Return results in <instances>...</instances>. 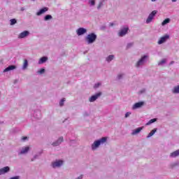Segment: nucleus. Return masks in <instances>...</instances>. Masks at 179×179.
Here are the masks:
<instances>
[{
	"mask_svg": "<svg viewBox=\"0 0 179 179\" xmlns=\"http://www.w3.org/2000/svg\"><path fill=\"white\" fill-rule=\"evenodd\" d=\"M106 141H107V137H103L100 140L94 141L92 145V150H96V149H97V148H99V146L101 145V143H104Z\"/></svg>",
	"mask_w": 179,
	"mask_h": 179,
	"instance_id": "f257e3e1",
	"label": "nucleus"
},
{
	"mask_svg": "<svg viewBox=\"0 0 179 179\" xmlns=\"http://www.w3.org/2000/svg\"><path fill=\"white\" fill-rule=\"evenodd\" d=\"M96 36L94 34H89L87 36V41L88 44H92V43H94L96 41Z\"/></svg>",
	"mask_w": 179,
	"mask_h": 179,
	"instance_id": "f03ea898",
	"label": "nucleus"
},
{
	"mask_svg": "<svg viewBox=\"0 0 179 179\" xmlns=\"http://www.w3.org/2000/svg\"><path fill=\"white\" fill-rule=\"evenodd\" d=\"M157 13V10H153L148 16L147 20H146V23H150V22H152V20H153V18L155 17V16H156V14Z\"/></svg>",
	"mask_w": 179,
	"mask_h": 179,
	"instance_id": "7ed1b4c3",
	"label": "nucleus"
},
{
	"mask_svg": "<svg viewBox=\"0 0 179 179\" xmlns=\"http://www.w3.org/2000/svg\"><path fill=\"white\" fill-rule=\"evenodd\" d=\"M64 162L62 160H58L55 162H52V166L53 169H57V167H61L62 166Z\"/></svg>",
	"mask_w": 179,
	"mask_h": 179,
	"instance_id": "20e7f679",
	"label": "nucleus"
},
{
	"mask_svg": "<svg viewBox=\"0 0 179 179\" xmlns=\"http://www.w3.org/2000/svg\"><path fill=\"white\" fill-rule=\"evenodd\" d=\"M146 59H148V56L143 57L136 64V66H141V65H143L145 62H146Z\"/></svg>",
	"mask_w": 179,
	"mask_h": 179,
	"instance_id": "39448f33",
	"label": "nucleus"
},
{
	"mask_svg": "<svg viewBox=\"0 0 179 179\" xmlns=\"http://www.w3.org/2000/svg\"><path fill=\"white\" fill-rule=\"evenodd\" d=\"M169 38L170 36L165 35L160 38V40L158 41V44H163V43H166V41H167V40H169Z\"/></svg>",
	"mask_w": 179,
	"mask_h": 179,
	"instance_id": "423d86ee",
	"label": "nucleus"
},
{
	"mask_svg": "<svg viewBox=\"0 0 179 179\" xmlns=\"http://www.w3.org/2000/svg\"><path fill=\"white\" fill-rule=\"evenodd\" d=\"M101 96V92H99V93L91 96L90 98V101L91 103H93V101H96V100H97V99H99V97H100Z\"/></svg>",
	"mask_w": 179,
	"mask_h": 179,
	"instance_id": "0eeeda50",
	"label": "nucleus"
},
{
	"mask_svg": "<svg viewBox=\"0 0 179 179\" xmlns=\"http://www.w3.org/2000/svg\"><path fill=\"white\" fill-rule=\"evenodd\" d=\"M143 104H145V102L143 101H141L138 103H136L134 106H133V110H136V108H141V107H142L143 106Z\"/></svg>",
	"mask_w": 179,
	"mask_h": 179,
	"instance_id": "6e6552de",
	"label": "nucleus"
},
{
	"mask_svg": "<svg viewBox=\"0 0 179 179\" xmlns=\"http://www.w3.org/2000/svg\"><path fill=\"white\" fill-rule=\"evenodd\" d=\"M87 30L85 28H79L77 30V34L78 36H82V34H85V33H86Z\"/></svg>",
	"mask_w": 179,
	"mask_h": 179,
	"instance_id": "1a4fd4ad",
	"label": "nucleus"
},
{
	"mask_svg": "<svg viewBox=\"0 0 179 179\" xmlns=\"http://www.w3.org/2000/svg\"><path fill=\"white\" fill-rule=\"evenodd\" d=\"M127 33H128V28H124L119 32V36L120 37H122V36H125L127 34Z\"/></svg>",
	"mask_w": 179,
	"mask_h": 179,
	"instance_id": "9d476101",
	"label": "nucleus"
},
{
	"mask_svg": "<svg viewBox=\"0 0 179 179\" xmlns=\"http://www.w3.org/2000/svg\"><path fill=\"white\" fill-rule=\"evenodd\" d=\"M29 34V31H24L20 34L19 38H24V37H27V36Z\"/></svg>",
	"mask_w": 179,
	"mask_h": 179,
	"instance_id": "9b49d317",
	"label": "nucleus"
},
{
	"mask_svg": "<svg viewBox=\"0 0 179 179\" xmlns=\"http://www.w3.org/2000/svg\"><path fill=\"white\" fill-rule=\"evenodd\" d=\"M9 170H10L9 166H6L0 169V176H2V174H5L6 173H8Z\"/></svg>",
	"mask_w": 179,
	"mask_h": 179,
	"instance_id": "f8f14e48",
	"label": "nucleus"
},
{
	"mask_svg": "<svg viewBox=\"0 0 179 179\" xmlns=\"http://www.w3.org/2000/svg\"><path fill=\"white\" fill-rule=\"evenodd\" d=\"M47 10H48V8L45 7V8L41 9V10L36 13V15H37L38 16H40V15H43V13H45V12H47Z\"/></svg>",
	"mask_w": 179,
	"mask_h": 179,
	"instance_id": "ddd939ff",
	"label": "nucleus"
},
{
	"mask_svg": "<svg viewBox=\"0 0 179 179\" xmlns=\"http://www.w3.org/2000/svg\"><path fill=\"white\" fill-rule=\"evenodd\" d=\"M13 69H16V66L11 65V66H9L8 67H7L6 69H5L3 70V72H9V71H13Z\"/></svg>",
	"mask_w": 179,
	"mask_h": 179,
	"instance_id": "4468645a",
	"label": "nucleus"
},
{
	"mask_svg": "<svg viewBox=\"0 0 179 179\" xmlns=\"http://www.w3.org/2000/svg\"><path fill=\"white\" fill-rule=\"evenodd\" d=\"M142 129H143V127H138V128L133 130L131 135H136L137 134H139V132H141V131H142Z\"/></svg>",
	"mask_w": 179,
	"mask_h": 179,
	"instance_id": "2eb2a0df",
	"label": "nucleus"
},
{
	"mask_svg": "<svg viewBox=\"0 0 179 179\" xmlns=\"http://www.w3.org/2000/svg\"><path fill=\"white\" fill-rule=\"evenodd\" d=\"M29 150H30V148L29 147H24L21 150L20 154L21 155H24V154L27 153V152H29Z\"/></svg>",
	"mask_w": 179,
	"mask_h": 179,
	"instance_id": "dca6fc26",
	"label": "nucleus"
},
{
	"mask_svg": "<svg viewBox=\"0 0 179 179\" xmlns=\"http://www.w3.org/2000/svg\"><path fill=\"white\" fill-rule=\"evenodd\" d=\"M177 156H179V150L171 153L170 155L171 157H177Z\"/></svg>",
	"mask_w": 179,
	"mask_h": 179,
	"instance_id": "f3484780",
	"label": "nucleus"
},
{
	"mask_svg": "<svg viewBox=\"0 0 179 179\" xmlns=\"http://www.w3.org/2000/svg\"><path fill=\"white\" fill-rule=\"evenodd\" d=\"M157 131V129H152L150 133L148 134V136H147V138H150V136H153V135H155V134H156V131Z\"/></svg>",
	"mask_w": 179,
	"mask_h": 179,
	"instance_id": "a211bd4d",
	"label": "nucleus"
},
{
	"mask_svg": "<svg viewBox=\"0 0 179 179\" xmlns=\"http://www.w3.org/2000/svg\"><path fill=\"white\" fill-rule=\"evenodd\" d=\"M28 66H29V62H27V59H24V64L22 66V69H27Z\"/></svg>",
	"mask_w": 179,
	"mask_h": 179,
	"instance_id": "6ab92c4d",
	"label": "nucleus"
},
{
	"mask_svg": "<svg viewBox=\"0 0 179 179\" xmlns=\"http://www.w3.org/2000/svg\"><path fill=\"white\" fill-rule=\"evenodd\" d=\"M168 23H170V18H166L165 19L162 23V26H166V24H167Z\"/></svg>",
	"mask_w": 179,
	"mask_h": 179,
	"instance_id": "aec40b11",
	"label": "nucleus"
},
{
	"mask_svg": "<svg viewBox=\"0 0 179 179\" xmlns=\"http://www.w3.org/2000/svg\"><path fill=\"white\" fill-rule=\"evenodd\" d=\"M47 59H48V57H43L42 58L40 59L39 60V64H44V62H45V61H47Z\"/></svg>",
	"mask_w": 179,
	"mask_h": 179,
	"instance_id": "412c9836",
	"label": "nucleus"
},
{
	"mask_svg": "<svg viewBox=\"0 0 179 179\" xmlns=\"http://www.w3.org/2000/svg\"><path fill=\"white\" fill-rule=\"evenodd\" d=\"M113 59H114V55H110L106 58V61H108V62H110V61H113Z\"/></svg>",
	"mask_w": 179,
	"mask_h": 179,
	"instance_id": "4be33fe9",
	"label": "nucleus"
},
{
	"mask_svg": "<svg viewBox=\"0 0 179 179\" xmlns=\"http://www.w3.org/2000/svg\"><path fill=\"white\" fill-rule=\"evenodd\" d=\"M156 118L152 119L146 124V125H150V124H153V122H156Z\"/></svg>",
	"mask_w": 179,
	"mask_h": 179,
	"instance_id": "5701e85b",
	"label": "nucleus"
},
{
	"mask_svg": "<svg viewBox=\"0 0 179 179\" xmlns=\"http://www.w3.org/2000/svg\"><path fill=\"white\" fill-rule=\"evenodd\" d=\"M89 3L91 6H94V5L96 4V1L94 0H90L89 1Z\"/></svg>",
	"mask_w": 179,
	"mask_h": 179,
	"instance_id": "b1692460",
	"label": "nucleus"
},
{
	"mask_svg": "<svg viewBox=\"0 0 179 179\" xmlns=\"http://www.w3.org/2000/svg\"><path fill=\"white\" fill-rule=\"evenodd\" d=\"M50 19H52V16H51V15H45V20H50Z\"/></svg>",
	"mask_w": 179,
	"mask_h": 179,
	"instance_id": "393cba45",
	"label": "nucleus"
},
{
	"mask_svg": "<svg viewBox=\"0 0 179 179\" xmlns=\"http://www.w3.org/2000/svg\"><path fill=\"white\" fill-rule=\"evenodd\" d=\"M173 92V93H179V85L178 87H176Z\"/></svg>",
	"mask_w": 179,
	"mask_h": 179,
	"instance_id": "a878e982",
	"label": "nucleus"
},
{
	"mask_svg": "<svg viewBox=\"0 0 179 179\" xmlns=\"http://www.w3.org/2000/svg\"><path fill=\"white\" fill-rule=\"evenodd\" d=\"M58 142H62V138H60L59 140H58ZM53 143V146H58V145H59V143Z\"/></svg>",
	"mask_w": 179,
	"mask_h": 179,
	"instance_id": "bb28decb",
	"label": "nucleus"
},
{
	"mask_svg": "<svg viewBox=\"0 0 179 179\" xmlns=\"http://www.w3.org/2000/svg\"><path fill=\"white\" fill-rule=\"evenodd\" d=\"M15 23H16V20L15 19L10 20L11 26H13V24H15Z\"/></svg>",
	"mask_w": 179,
	"mask_h": 179,
	"instance_id": "cd10ccee",
	"label": "nucleus"
},
{
	"mask_svg": "<svg viewBox=\"0 0 179 179\" xmlns=\"http://www.w3.org/2000/svg\"><path fill=\"white\" fill-rule=\"evenodd\" d=\"M163 64H166V59H164L161 62H159V65H163Z\"/></svg>",
	"mask_w": 179,
	"mask_h": 179,
	"instance_id": "c85d7f7f",
	"label": "nucleus"
},
{
	"mask_svg": "<svg viewBox=\"0 0 179 179\" xmlns=\"http://www.w3.org/2000/svg\"><path fill=\"white\" fill-rule=\"evenodd\" d=\"M65 101V99H62L59 103L60 106H64V102Z\"/></svg>",
	"mask_w": 179,
	"mask_h": 179,
	"instance_id": "c756f323",
	"label": "nucleus"
},
{
	"mask_svg": "<svg viewBox=\"0 0 179 179\" xmlns=\"http://www.w3.org/2000/svg\"><path fill=\"white\" fill-rule=\"evenodd\" d=\"M45 71V70L44 69H41L39 71L38 73H44V72Z\"/></svg>",
	"mask_w": 179,
	"mask_h": 179,
	"instance_id": "7c9ffc66",
	"label": "nucleus"
},
{
	"mask_svg": "<svg viewBox=\"0 0 179 179\" xmlns=\"http://www.w3.org/2000/svg\"><path fill=\"white\" fill-rule=\"evenodd\" d=\"M131 113L130 112H127L126 114H125V117L126 118H128V117H129Z\"/></svg>",
	"mask_w": 179,
	"mask_h": 179,
	"instance_id": "2f4dec72",
	"label": "nucleus"
},
{
	"mask_svg": "<svg viewBox=\"0 0 179 179\" xmlns=\"http://www.w3.org/2000/svg\"><path fill=\"white\" fill-rule=\"evenodd\" d=\"M100 86V83L95 84L94 88L96 89V87H99Z\"/></svg>",
	"mask_w": 179,
	"mask_h": 179,
	"instance_id": "473e14b6",
	"label": "nucleus"
},
{
	"mask_svg": "<svg viewBox=\"0 0 179 179\" xmlns=\"http://www.w3.org/2000/svg\"><path fill=\"white\" fill-rule=\"evenodd\" d=\"M26 139H27V136L22 137V141H26Z\"/></svg>",
	"mask_w": 179,
	"mask_h": 179,
	"instance_id": "72a5a7b5",
	"label": "nucleus"
},
{
	"mask_svg": "<svg viewBox=\"0 0 179 179\" xmlns=\"http://www.w3.org/2000/svg\"><path fill=\"white\" fill-rule=\"evenodd\" d=\"M21 10H24V8H21Z\"/></svg>",
	"mask_w": 179,
	"mask_h": 179,
	"instance_id": "f704fd0d",
	"label": "nucleus"
},
{
	"mask_svg": "<svg viewBox=\"0 0 179 179\" xmlns=\"http://www.w3.org/2000/svg\"><path fill=\"white\" fill-rule=\"evenodd\" d=\"M177 0H172V2H176Z\"/></svg>",
	"mask_w": 179,
	"mask_h": 179,
	"instance_id": "c9c22d12",
	"label": "nucleus"
}]
</instances>
